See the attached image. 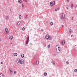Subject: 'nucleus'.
I'll use <instances>...</instances> for the list:
<instances>
[{
    "label": "nucleus",
    "instance_id": "4be33fe9",
    "mask_svg": "<svg viewBox=\"0 0 77 77\" xmlns=\"http://www.w3.org/2000/svg\"><path fill=\"white\" fill-rule=\"evenodd\" d=\"M19 18L20 19H21V15H20L19 16Z\"/></svg>",
    "mask_w": 77,
    "mask_h": 77
},
{
    "label": "nucleus",
    "instance_id": "c756f323",
    "mask_svg": "<svg viewBox=\"0 0 77 77\" xmlns=\"http://www.w3.org/2000/svg\"><path fill=\"white\" fill-rule=\"evenodd\" d=\"M26 18H29V16L28 15L26 16Z\"/></svg>",
    "mask_w": 77,
    "mask_h": 77
},
{
    "label": "nucleus",
    "instance_id": "a878e982",
    "mask_svg": "<svg viewBox=\"0 0 77 77\" xmlns=\"http://www.w3.org/2000/svg\"><path fill=\"white\" fill-rule=\"evenodd\" d=\"M49 39L50 40H51V38L49 37Z\"/></svg>",
    "mask_w": 77,
    "mask_h": 77
},
{
    "label": "nucleus",
    "instance_id": "9b49d317",
    "mask_svg": "<svg viewBox=\"0 0 77 77\" xmlns=\"http://www.w3.org/2000/svg\"><path fill=\"white\" fill-rule=\"evenodd\" d=\"M6 20H9V17L8 16H6Z\"/></svg>",
    "mask_w": 77,
    "mask_h": 77
},
{
    "label": "nucleus",
    "instance_id": "2eb2a0df",
    "mask_svg": "<svg viewBox=\"0 0 77 77\" xmlns=\"http://www.w3.org/2000/svg\"><path fill=\"white\" fill-rule=\"evenodd\" d=\"M21 22H20V21L19 22L17 23V25H18V26H20V24H21Z\"/></svg>",
    "mask_w": 77,
    "mask_h": 77
},
{
    "label": "nucleus",
    "instance_id": "6ab92c4d",
    "mask_svg": "<svg viewBox=\"0 0 77 77\" xmlns=\"http://www.w3.org/2000/svg\"><path fill=\"white\" fill-rule=\"evenodd\" d=\"M52 63L54 65H55V63L53 61H52Z\"/></svg>",
    "mask_w": 77,
    "mask_h": 77
},
{
    "label": "nucleus",
    "instance_id": "7c9ffc66",
    "mask_svg": "<svg viewBox=\"0 0 77 77\" xmlns=\"http://www.w3.org/2000/svg\"><path fill=\"white\" fill-rule=\"evenodd\" d=\"M56 56V54H54V56Z\"/></svg>",
    "mask_w": 77,
    "mask_h": 77
},
{
    "label": "nucleus",
    "instance_id": "ddd939ff",
    "mask_svg": "<svg viewBox=\"0 0 77 77\" xmlns=\"http://www.w3.org/2000/svg\"><path fill=\"white\" fill-rule=\"evenodd\" d=\"M9 71L10 72L11 74H12L13 73V71H12V70H11V69H10Z\"/></svg>",
    "mask_w": 77,
    "mask_h": 77
},
{
    "label": "nucleus",
    "instance_id": "58836bf2",
    "mask_svg": "<svg viewBox=\"0 0 77 77\" xmlns=\"http://www.w3.org/2000/svg\"><path fill=\"white\" fill-rule=\"evenodd\" d=\"M72 36H73V35H71V37H72Z\"/></svg>",
    "mask_w": 77,
    "mask_h": 77
},
{
    "label": "nucleus",
    "instance_id": "f257e3e1",
    "mask_svg": "<svg viewBox=\"0 0 77 77\" xmlns=\"http://www.w3.org/2000/svg\"><path fill=\"white\" fill-rule=\"evenodd\" d=\"M17 62L18 65H23L24 64V61L23 60H20V59H17Z\"/></svg>",
    "mask_w": 77,
    "mask_h": 77
},
{
    "label": "nucleus",
    "instance_id": "f704fd0d",
    "mask_svg": "<svg viewBox=\"0 0 77 77\" xmlns=\"http://www.w3.org/2000/svg\"><path fill=\"white\" fill-rule=\"evenodd\" d=\"M11 9L10 8V12H11Z\"/></svg>",
    "mask_w": 77,
    "mask_h": 77
},
{
    "label": "nucleus",
    "instance_id": "4468645a",
    "mask_svg": "<svg viewBox=\"0 0 77 77\" xmlns=\"http://www.w3.org/2000/svg\"><path fill=\"white\" fill-rule=\"evenodd\" d=\"M4 75L2 73L0 74V77H3Z\"/></svg>",
    "mask_w": 77,
    "mask_h": 77
},
{
    "label": "nucleus",
    "instance_id": "f03ea898",
    "mask_svg": "<svg viewBox=\"0 0 77 77\" xmlns=\"http://www.w3.org/2000/svg\"><path fill=\"white\" fill-rule=\"evenodd\" d=\"M56 49L57 50V52L58 53L60 52V48L59 47V46L57 45L56 46Z\"/></svg>",
    "mask_w": 77,
    "mask_h": 77
},
{
    "label": "nucleus",
    "instance_id": "79ce46f5",
    "mask_svg": "<svg viewBox=\"0 0 77 77\" xmlns=\"http://www.w3.org/2000/svg\"><path fill=\"white\" fill-rule=\"evenodd\" d=\"M63 25H62V27H63Z\"/></svg>",
    "mask_w": 77,
    "mask_h": 77
},
{
    "label": "nucleus",
    "instance_id": "393cba45",
    "mask_svg": "<svg viewBox=\"0 0 77 77\" xmlns=\"http://www.w3.org/2000/svg\"><path fill=\"white\" fill-rule=\"evenodd\" d=\"M73 4H71V8H72V7H73Z\"/></svg>",
    "mask_w": 77,
    "mask_h": 77
},
{
    "label": "nucleus",
    "instance_id": "473e14b6",
    "mask_svg": "<svg viewBox=\"0 0 77 77\" xmlns=\"http://www.w3.org/2000/svg\"><path fill=\"white\" fill-rule=\"evenodd\" d=\"M57 10H59V9H60V8H57Z\"/></svg>",
    "mask_w": 77,
    "mask_h": 77
},
{
    "label": "nucleus",
    "instance_id": "f3484780",
    "mask_svg": "<svg viewBox=\"0 0 77 77\" xmlns=\"http://www.w3.org/2000/svg\"><path fill=\"white\" fill-rule=\"evenodd\" d=\"M36 65H39V62L37 61L36 63Z\"/></svg>",
    "mask_w": 77,
    "mask_h": 77
},
{
    "label": "nucleus",
    "instance_id": "cd10ccee",
    "mask_svg": "<svg viewBox=\"0 0 77 77\" xmlns=\"http://www.w3.org/2000/svg\"><path fill=\"white\" fill-rule=\"evenodd\" d=\"M25 29V28H24V27H23V28H22V30H24Z\"/></svg>",
    "mask_w": 77,
    "mask_h": 77
},
{
    "label": "nucleus",
    "instance_id": "20e7f679",
    "mask_svg": "<svg viewBox=\"0 0 77 77\" xmlns=\"http://www.w3.org/2000/svg\"><path fill=\"white\" fill-rule=\"evenodd\" d=\"M5 32L6 34L9 33V30H8V29L7 28H5Z\"/></svg>",
    "mask_w": 77,
    "mask_h": 77
},
{
    "label": "nucleus",
    "instance_id": "f8f14e48",
    "mask_svg": "<svg viewBox=\"0 0 77 77\" xmlns=\"http://www.w3.org/2000/svg\"><path fill=\"white\" fill-rule=\"evenodd\" d=\"M43 75H44V76H47V72H45L44 73Z\"/></svg>",
    "mask_w": 77,
    "mask_h": 77
},
{
    "label": "nucleus",
    "instance_id": "a19ab883",
    "mask_svg": "<svg viewBox=\"0 0 77 77\" xmlns=\"http://www.w3.org/2000/svg\"><path fill=\"white\" fill-rule=\"evenodd\" d=\"M66 9H68V7H66Z\"/></svg>",
    "mask_w": 77,
    "mask_h": 77
},
{
    "label": "nucleus",
    "instance_id": "c85d7f7f",
    "mask_svg": "<svg viewBox=\"0 0 77 77\" xmlns=\"http://www.w3.org/2000/svg\"><path fill=\"white\" fill-rule=\"evenodd\" d=\"M66 63H67V65H68V64H69V62H68V61H67L66 62Z\"/></svg>",
    "mask_w": 77,
    "mask_h": 77
},
{
    "label": "nucleus",
    "instance_id": "bb28decb",
    "mask_svg": "<svg viewBox=\"0 0 77 77\" xmlns=\"http://www.w3.org/2000/svg\"><path fill=\"white\" fill-rule=\"evenodd\" d=\"M14 74H16V71H14Z\"/></svg>",
    "mask_w": 77,
    "mask_h": 77
},
{
    "label": "nucleus",
    "instance_id": "2f4dec72",
    "mask_svg": "<svg viewBox=\"0 0 77 77\" xmlns=\"http://www.w3.org/2000/svg\"><path fill=\"white\" fill-rule=\"evenodd\" d=\"M22 8H24V5L23 4H22Z\"/></svg>",
    "mask_w": 77,
    "mask_h": 77
},
{
    "label": "nucleus",
    "instance_id": "e433bc0d",
    "mask_svg": "<svg viewBox=\"0 0 77 77\" xmlns=\"http://www.w3.org/2000/svg\"><path fill=\"white\" fill-rule=\"evenodd\" d=\"M25 1L26 2H27V0H25Z\"/></svg>",
    "mask_w": 77,
    "mask_h": 77
},
{
    "label": "nucleus",
    "instance_id": "412c9836",
    "mask_svg": "<svg viewBox=\"0 0 77 77\" xmlns=\"http://www.w3.org/2000/svg\"><path fill=\"white\" fill-rule=\"evenodd\" d=\"M50 24L51 26H53V22H51L50 23Z\"/></svg>",
    "mask_w": 77,
    "mask_h": 77
},
{
    "label": "nucleus",
    "instance_id": "5701e85b",
    "mask_svg": "<svg viewBox=\"0 0 77 77\" xmlns=\"http://www.w3.org/2000/svg\"><path fill=\"white\" fill-rule=\"evenodd\" d=\"M77 69H75L74 70V72H77Z\"/></svg>",
    "mask_w": 77,
    "mask_h": 77
},
{
    "label": "nucleus",
    "instance_id": "72a5a7b5",
    "mask_svg": "<svg viewBox=\"0 0 77 77\" xmlns=\"http://www.w3.org/2000/svg\"><path fill=\"white\" fill-rule=\"evenodd\" d=\"M57 11V9H55V11Z\"/></svg>",
    "mask_w": 77,
    "mask_h": 77
},
{
    "label": "nucleus",
    "instance_id": "39448f33",
    "mask_svg": "<svg viewBox=\"0 0 77 77\" xmlns=\"http://www.w3.org/2000/svg\"><path fill=\"white\" fill-rule=\"evenodd\" d=\"M65 17V14H62V16L61 17V19H63V20Z\"/></svg>",
    "mask_w": 77,
    "mask_h": 77
},
{
    "label": "nucleus",
    "instance_id": "b1692460",
    "mask_svg": "<svg viewBox=\"0 0 77 77\" xmlns=\"http://www.w3.org/2000/svg\"><path fill=\"white\" fill-rule=\"evenodd\" d=\"M50 47V45H49L48 46V48H49Z\"/></svg>",
    "mask_w": 77,
    "mask_h": 77
},
{
    "label": "nucleus",
    "instance_id": "c9c22d12",
    "mask_svg": "<svg viewBox=\"0 0 77 77\" xmlns=\"http://www.w3.org/2000/svg\"><path fill=\"white\" fill-rule=\"evenodd\" d=\"M41 30V31H42V32H43V29H42Z\"/></svg>",
    "mask_w": 77,
    "mask_h": 77
},
{
    "label": "nucleus",
    "instance_id": "7ed1b4c3",
    "mask_svg": "<svg viewBox=\"0 0 77 77\" xmlns=\"http://www.w3.org/2000/svg\"><path fill=\"white\" fill-rule=\"evenodd\" d=\"M50 5L51 6H53L54 5H55V1H53V2H50Z\"/></svg>",
    "mask_w": 77,
    "mask_h": 77
},
{
    "label": "nucleus",
    "instance_id": "a211bd4d",
    "mask_svg": "<svg viewBox=\"0 0 77 77\" xmlns=\"http://www.w3.org/2000/svg\"><path fill=\"white\" fill-rule=\"evenodd\" d=\"M18 3H21V0H18Z\"/></svg>",
    "mask_w": 77,
    "mask_h": 77
},
{
    "label": "nucleus",
    "instance_id": "6e6552de",
    "mask_svg": "<svg viewBox=\"0 0 77 77\" xmlns=\"http://www.w3.org/2000/svg\"><path fill=\"white\" fill-rule=\"evenodd\" d=\"M72 32V30L71 29H69V34L70 35V34H71V32Z\"/></svg>",
    "mask_w": 77,
    "mask_h": 77
},
{
    "label": "nucleus",
    "instance_id": "49530a36",
    "mask_svg": "<svg viewBox=\"0 0 77 77\" xmlns=\"http://www.w3.org/2000/svg\"><path fill=\"white\" fill-rule=\"evenodd\" d=\"M75 47L76 46V45H75Z\"/></svg>",
    "mask_w": 77,
    "mask_h": 77
},
{
    "label": "nucleus",
    "instance_id": "a18cd8bd",
    "mask_svg": "<svg viewBox=\"0 0 77 77\" xmlns=\"http://www.w3.org/2000/svg\"><path fill=\"white\" fill-rule=\"evenodd\" d=\"M76 7L77 8V5H76Z\"/></svg>",
    "mask_w": 77,
    "mask_h": 77
},
{
    "label": "nucleus",
    "instance_id": "c03bdc74",
    "mask_svg": "<svg viewBox=\"0 0 77 77\" xmlns=\"http://www.w3.org/2000/svg\"><path fill=\"white\" fill-rule=\"evenodd\" d=\"M2 41V39H0V41Z\"/></svg>",
    "mask_w": 77,
    "mask_h": 77
},
{
    "label": "nucleus",
    "instance_id": "aec40b11",
    "mask_svg": "<svg viewBox=\"0 0 77 77\" xmlns=\"http://www.w3.org/2000/svg\"><path fill=\"white\" fill-rule=\"evenodd\" d=\"M14 56H17V53H15L14 54Z\"/></svg>",
    "mask_w": 77,
    "mask_h": 77
},
{
    "label": "nucleus",
    "instance_id": "423d86ee",
    "mask_svg": "<svg viewBox=\"0 0 77 77\" xmlns=\"http://www.w3.org/2000/svg\"><path fill=\"white\" fill-rule=\"evenodd\" d=\"M29 36H28L27 37V40L26 42V44H28L29 43Z\"/></svg>",
    "mask_w": 77,
    "mask_h": 77
},
{
    "label": "nucleus",
    "instance_id": "37998d69",
    "mask_svg": "<svg viewBox=\"0 0 77 77\" xmlns=\"http://www.w3.org/2000/svg\"><path fill=\"white\" fill-rule=\"evenodd\" d=\"M30 45H32V44L31 43H30Z\"/></svg>",
    "mask_w": 77,
    "mask_h": 77
},
{
    "label": "nucleus",
    "instance_id": "4c0bfd02",
    "mask_svg": "<svg viewBox=\"0 0 77 77\" xmlns=\"http://www.w3.org/2000/svg\"><path fill=\"white\" fill-rule=\"evenodd\" d=\"M67 2H69V0H66Z\"/></svg>",
    "mask_w": 77,
    "mask_h": 77
},
{
    "label": "nucleus",
    "instance_id": "1a4fd4ad",
    "mask_svg": "<svg viewBox=\"0 0 77 77\" xmlns=\"http://www.w3.org/2000/svg\"><path fill=\"white\" fill-rule=\"evenodd\" d=\"M65 41L64 40H63L62 41L61 44H62V45H64V44H65Z\"/></svg>",
    "mask_w": 77,
    "mask_h": 77
},
{
    "label": "nucleus",
    "instance_id": "dca6fc26",
    "mask_svg": "<svg viewBox=\"0 0 77 77\" xmlns=\"http://www.w3.org/2000/svg\"><path fill=\"white\" fill-rule=\"evenodd\" d=\"M21 57L22 58H23V57H24V54H22Z\"/></svg>",
    "mask_w": 77,
    "mask_h": 77
},
{
    "label": "nucleus",
    "instance_id": "0eeeda50",
    "mask_svg": "<svg viewBox=\"0 0 77 77\" xmlns=\"http://www.w3.org/2000/svg\"><path fill=\"white\" fill-rule=\"evenodd\" d=\"M45 38L46 39H49V36L48 35H46Z\"/></svg>",
    "mask_w": 77,
    "mask_h": 77
},
{
    "label": "nucleus",
    "instance_id": "ea45409f",
    "mask_svg": "<svg viewBox=\"0 0 77 77\" xmlns=\"http://www.w3.org/2000/svg\"><path fill=\"white\" fill-rule=\"evenodd\" d=\"M1 64H3V62H1Z\"/></svg>",
    "mask_w": 77,
    "mask_h": 77
},
{
    "label": "nucleus",
    "instance_id": "9d476101",
    "mask_svg": "<svg viewBox=\"0 0 77 77\" xmlns=\"http://www.w3.org/2000/svg\"><path fill=\"white\" fill-rule=\"evenodd\" d=\"M9 39H11V40H12V39H13V37L11 35L9 37Z\"/></svg>",
    "mask_w": 77,
    "mask_h": 77
}]
</instances>
